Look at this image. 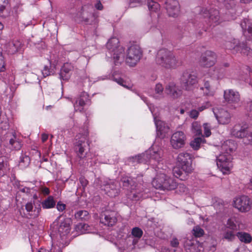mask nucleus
Returning a JSON list of instances; mask_svg holds the SVG:
<instances>
[{
  "label": "nucleus",
  "mask_w": 252,
  "mask_h": 252,
  "mask_svg": "<svg viewBox=\"0 0 252 252\" xmlns=\"http://www.w3.org/2000/svg\"><path fill=\"white\" fill-rule=\"evenodd\" d=\"M71 223L70 219L60 215L51 224L52 233L56 235L57 239V242L52 249L53 252H62V249L68 245Z\"/></svg>",
  "instance_id": "f257e3e1"
},
{
  "label": "nucleus",
  "mask_w": 252,
  "mask_h": 252,
  "mask_svg": "<svg viewBox=\"0 0 252 252\" xmlns=\"http://www.w3.org/2000/svg\"><path fill=\"white\" fill-rule=\"evenodd\" d=\"M191 155L187 152L180 153L177 158L176 166L173 169L174 176L181 180L192 171Z\"/></svg>",
  "instance_id": "f03ea898"
},
{
  "label": "nucleus",
  "mask_w": 252,
  "mask_h": 252,
  "mask_svg": "<svg viewBox=\"0 0 252 252\" xmlns=\"http://www.w3.org/2000/svg\"><path fill=\"white\" fill-rule=\"evenodd\" d=\"M156 62L158 64L167 68H174L181 63L173 53L166 49L159 50L157 55Z\"/></svg>",
  "instance_id": "7ed1b4c3"
},
{
  "label": "nucleus",
  "mask_w": 252,
  "mask_h": 252,
  "mask_svg": "<svg viewBox=\"0 0 252 252\" xmlns=\"http://www.w3.org/2000/svg\"><path fill=\"white\" fill-rule=\"evenodd\" d=\"M231 143L230 141H226L222 146V148L225 152L220 154L217 158V164L223 174H227L232 167V156L230 153L232 148L227 149V146Z\"/></svg>",
  "instance_id": "20e7f679"
},
{
  "label": "nucleus",
  "mask_w": 252,
  "mask_h": 252,
  "mask_svg": "<svg viewBox=\"0 0 252 252\" xmlns=\"http://www.w3.org/2000/svg\"><path fill=\"white\" fill-rule=\"evenodd\" d=\"M106 47L110 53H113L115 65H118L124 59V48L119 45V39L116 37L110 38L106 44Z\"/></svg>",
  "instance_id": "39448f33"
},
{
  "label": "nucleus",
  "mask_w": 252,
  "mask_h": 252,
  "mask_svg": "<svg viewBox=\"0 0 252 252\" xmlns=\"http://www.w3.org/2000/svg\"><path fill=\"white\" fill-rule=\"evenodd\" d=\"M142 56V51L139 46L134 44L129 47L126 52V63L129 66H135Z\"/></svg>",
  "instance_id": "423d86ee"
},
{
  "label": "nucleus",
  "mask_w": 252,
  "mask_h": 252,
  "mask_svg": "<svg viewBox=\"0 0 252 252\" xmlns=\"http://www.w3.org/2000/svg\"><path fill=\"white\" fill-rule=\"evenodd\" d=\"M199 14L207 19L210 26L218 25L221 22L220 12L217 9L212 8L207 9L206 8H200Z\"/></svg>",
  "instance_id": "0eeeda50"
},
{
  "label": "nucleus",
  "mask_w": 252,
  "mask_h": 252,
  "mask_svg": "<svg viewBox=\"0 0 252 252\" xmlns=\"http://www.w3.org/2000/svg\"><path fill=\"white\" fill-rule=\"evenodd\" d=\"M234 207L242 213L249 212L252 207L250 198L246 195L236 197L233 201Z\"/></svg>",
  "instance_id": "6e6552de"
},
{
  "label": "nucleus",
  "mask_w": 252,
  "mask_h": 252,
  "mask_svg": "<svg viewBox=\"0 0 252 252\" xmlns=\"http://www.w3.org/2000/svg\"><path fill=\"white\" fill-rule=\"evenodd\" d=\"M145 154L147 155V157H146L147 161L149 158L151 162H152V160L157 162V164L156 165V169H159L164 167L162 164L160 163L162 160V158L163 156V151L161 149L156 148L154 147L150 149Z\"/></svg>",
  "instance_id": "1a4fd4ad"
},
{
  "label": "nucleus",
  "mask_w": 252,
  "mask_h": 252,
  "mask_svg": "<svg viewBox=\"0 0 252 252\" xmlns=\"http://www.w3.org/2000/svg\"><path fill=\"white\" fill-rule=\"evenodd\" d=\"M217 60V56L215 52L207 50L201 54L199 63L204 67H210L216 63Z\"/></svg>",
  "instance_id": "9d476101"
},
{
  "label": "nucleus",
  "mask_w": 252,
  "mask_h": 252,
  "mask_svg": "<svg viewBox=\"0 0 252 252\" xmlns=\"http://www.w3.org/2000/svg\"><path fill=\"white\" fill-rule=\"evenodd\" d=\"M26 212L24 215L29 219H35L38 217L41 211L40 204L34 201L27 203L25 205Z\"/></svg>",
  "instance_id": "9b49d317"
},
{
  "label": "nucleus",
  "mask_w": 252,
  "mask_h": 252,
  "mask_svg": "<svg viewBox=\"0 0 252 252\" xmlns=\"http://www.w3.org/2000/svg\"><path fill=\"white\" fill-rule=\"evenodd\" d=\"M187 140L186 135L182 131H178L172 135L170 144L174 149H179L184 147Z\"/></svg>",
  "instance_id": "f8f14e48"
},
{
  "label": "nucleus",
  "mask_w": 252,
  "mask_h": 252,
  "mask_svg": "<svg viewBox=\"0 0 252 252\" xmlns=\"http://www.w3.org/2000/svg\"><path fill=\"white\" fill-rule=\"evenodd\" d=\"M164 167H165V168L162 167V168L159 169H155L157 173L152 183L153 187L157 189H160L161 188L163 184L165 182L168 177L167 175L168 171L166 169V166H164Z\"/></svg>",
  "instance_id": "ddd939ff"
},
{
  "label": "nucleus",
  "mask_w": 252,
  "mask_h": 252,
  "mask_svg": "<svg viewBox=\"0 0 252 252\" xmlns=\"http://www.w3.org/2000/svg\"><path fill=\"white\" fill-rule=\"evenodd\" d=\"M223 98L227 103L232 105H238L241 100L239 93L232 89L224 91Z\"/></svg>",
  "instance_id": "4468645a"
},
{
  "label": "nucleus",
  "mask_w": 252,
  "mask_h": 252,
  "mask_svg": "<svg viewBox=\"0 0 252 252\" xmlns=\"http://www.w3.org/2000/svg\"><path fill=\"white\" fill-rule=\"evenodd\" d=\"M182 84L187 90L192 89L198 82L197 77L194 74H191L188 71L184 72L182 78Z\"/></svg>",
  "instance_id": "2eb2a0df"
},
{
  "label": "nucleus",
  "mask_w": 252,
  "mask_h": 252,
  "mask_svg": "<svg viewBox=\"0 0 252 252\" xmlns=\"http://www.w3.org/2000/svg\"><path fill=\"white\" fill-rule=\"evenodd\" d=\"M165 7L170 17H176L180 11L179 3L176 0H166L165 2Z\"/></svg>",
  "instance_id": "dca6fc26"
},
{
  "label": "nucleus",
  "mask_w": 252,
  "mask_h": 252,
  "mask_svg": "<svg viewBox=\"0 0 252 252\" xmlns=\"http://www.w3.org/2000/svg\"><path fill=\"white\" fill-rule=\"evenodd\" d=\"M76 150L77 155L80 158H84L87 155L89 144L85 138H83L76 142Z\"/></svg>",
  "instance_id": "f3484780"
},
{
  "label": "nucleus",
  "mask_w": 252,
  "mask_h": 252,
  "mask_svg": "<svg viewBox=\"0 0 252 252\" xmlns=\"http://www.w3.org/2000/svg\"><path fill=\"white\" fill-rule=\"evenodd\" d=\"M174 83H170L165 88V93L173 99L180 97L182 91Z\"/></svg>",
  "instance_id": "a211bd4d"
},
{
  "label": "nucleus",
  "mask_w": 252,
  "mask_h": 252,
  "mask_svg": "<svg viewBox=\"0 0 252 252\" xmlns=\"http://www.w3.org/2000/svg\"><path fill=\"white\" fill-rule=\"evenodd\" d=\"M248 126L246 124L235 125L231 130V134L237 138H243L248 134Z\"/></svg>",
  "instance_id": "6ab92c4d"
},
{
  "label": "nucleus",
  "mask_w": 252,
  "mask_h": 252,
  "mask_svg": "<svg viewBox=\"0 0 252 252\" xmlns=\"http://www.w3.org/2000/svg\"><path fill=\"white\" fill-rule=\"evenodd\" d=\"M200 89L207 96H213L215 94V89L213 86L212 79L210 77L205 78L203 80V87Z\"/></svg>",
  "instance_id": "aec40b11"
},
{
  "label": "nucleus",
  "mask_w": 252,
  "mask_h": 252,
  "mask_svg": "<svg viewBox=\"0 0 252 252\" xmlns=\"http://www.w3.org/2000/svg\"><path fill=\"white\" fill-rule=\"evenodd\" d=\"M115 215L114 212H106L103 215H102L100 221L105 225L113 226L117 222Z\"/></svg>",
  "instance_id": "412c9836"
},
{
  "label": "nucleus",
  "mask_w": 252,
  "mask_h": 252,
  "mask_svg": "<svg viewBox=\"0 0 252 252\" xmlns=\"http://www.w3.org/2000/svg\"><path fill=\"white\" fill-rule=\"evenodd\" d=\"M73 70V66L70 63H65L62 66L60 73L61 80L67 81L70 78Z\"/></svg>",
  "instance_id": "4be33fe9"
},
{
  "label": "nucleus",
  "mask_w": 252,
  "mask_h": 252,
  "mask_svg": "<svg viewBox=\"0 0 252 252\" xmlns=\"http://www.w3.org/2000/svg\"><path fill=\"white\" fill-rule=\"evenodd\" d=\"M104 190L108 196L115 197L119 194V184L118 183L110 182L105 186Z\"/></svg>",
  "instance_id": "5701e85b"
},
{
  "label": "nucleus",
  "mask_w": 252,
  "mask_h": 252,
  "mask_svg": "<svg viewBox=\"0 0 252 252\" xmlns=\"http://www.w3.org/2000/svg\"><path fill=\"white\" fill-rule=\"evenodd\" d=\"M214 113L219 124L226 125L230 122L231 115L228 111H214Z\"/></svg>",
  "instance_id": "b1692460"
},
{
  "label": "nucleus",
  "mask_w": 252,
  "mask_h": 252,
  "mask_svg": "<svg viewBox=\"0 0 252 252\" xmlns=\"http://www.w3.org/2000/svg\"><path fill=\"white\" fill-rule=\"evenodd\" d=\"M158 112L156 113L152 112L157 129L158 131L160 132L161 134L167 133L169 128L164 122L162 121L159 119L158 114Z\"/></svg>",
  "instance_id": "393cba45"
},
{
  "label": "nucleus",
  "mask_w": 252,
  "mask_h": 252,
  "mask_svg": "<svg viewBox=\"0 0 252 252\" xmlns=\"http://www.w3.org/2000/svg\"><path fill=\"white\" fill-rule=\"evenodd\" d=\"M90 104L91 100L89 99V94L84 92L81 94L80 97L76 100L74 106H80L83 108L85 106L90 105Z\"/></svg>",
  "instance_id": "a878e982"
},
{
  "label": "nucleus",
  "mask_w": 252,
  "mask_h": 252,
  "mask_svg": "<svg viewBox=\"0 0 252 252\" xmlns=\"http://www.w3.org/2000/svg\"><path fill=\"white\" fill-rule=\"evenodd\" d=\"M21 43L19 40H13L9 42L6 47L9 54H14L17 53L21 47Z\"/></svg>",
  "instance_id": "bb28decb"
},
{
  "label": "nucleus",
  "mask_w": 252,
  "mask_h": 252,
  "mask_svg": "<svg viewBox=\"0 0 252 252\" xmlns=\"http://www.w3.org/2000/svg\"><path fill=\"white\" fill-rule=\"evenodd\" d=\"M146 157H147V155L143 153L135 157H130L128 160L129 163L135 165L138 163L147 162Z\"/></svg>",
  "instance_id": "cd10ccee"
},
{
  "label": "nucleus",
  "mask_w": 252,
  "mask_h": 252,
  "mask_svg": "<svg viewBox=\"0 0 252 252\" xmlns=\"http://www.w3.org/2000/svg\"><path fill=\"white\" fill-rule=\"evenodd\" d=\"M176 187L177 183L173 179L168 177L160 189L171 190L175 189Z\"/></svg>",
  "instance_id": "c85d7f7f"
},
{
  "label": "nucleus",
  "mask_w": 252,
  "mask_h": 252,
  "mask_svg": "<svg viewBox=\"0 0 252 252\" xmlns=\"http://www.w3.org/2000/svg\"><path fill=\"white\" fill-rule=\"evenodd\" d=\"M236 236L239 240L245 244H250L252 241V236L251 235L246 232H238Z\"/></svg>",
  "instance_id": "c756f323"
},
{
  "label": "nucleus",
  "mask_w": 252,
  "mask_h": 252,
  "mask_svg": "<svg viewBox=\"0 0 252 252\" xmlns=\"http://www.w3.org/2000/svg\"><path fill=\"white\" fill-rule=\"evenodd\" d=\"M86 6H82L81 11L77 14L80 21L88 22L90 18L92 16V13L86 10Z\"/></svg>",
  "instance_id": "7c9ffc66"
},
{
  "label": "nucleus",
  "mask_w": 252,
  "mask_h": 252,
  "mask_svg": "<svg viewBox=\"0 0 252 252\" xmlns=\"http://www.w3.org/2000/svg\"><path fill=\"white\" fill-rule=\"evenodd\" d=\"M55 66L52 65L50 61H49V64L45 65L43 69L41 70L42 74L44 77H46L55 72Z\"/></svg>",
  "instance_id": "2f4dec72"
},
{
  "label": "nucleus",
  "mask_w": 252,
  "mask_h": 252,
  "mask_svg": "<svg viewBox=\"0 0 252 252\" xmlns=\"http://www.w3.org/2000/svg\"><path fill=\"white\" fill-rule=\"evenodd\" d=\"M241 27L243 29L244 34L247 31L249 33L252 35V20L244 19L241 23Z\"/></svg>",
  "instance_id": "473e14b6"
},
{
  "label": "nucleus",
  "mask_w": 252,
  "mask_h": 252,
  "mask_svg": "<svg viewBox=\"0 0 252 252\" xmlns=\"http://www.w3.org/2000/svg\"><path fill=\"white\" fill-rule=\"evenodd\" d=\"M237 40H233V42L227 41L225 43V48L226 49L231 51L232 54H236L238 53V50H239V47L238 46Z\"/></svg>",
  "instance_id": "72a5a7b5"
},
{
  "label": "nucleus",
  "mask_w": 252,
  "mask_h": 252,
  "mask_svg": "<svg viewBox=\"0 0 252 252\" xmlns=\"http://www.w3.org/2000/svg\"><path fill=\"white\" fill-rule=\"evenodd\" d=\"M197 245L196 241L194 240H187L185 243V247L188 252H195Z\"/></svg>",
  "instance_id": "f704fd0d"
},
{
  "label": "nucleus",
  "mask_w": 252,
  "mask_h": 252,
  "mask_svg": "<svg viewBox=\"0 0 252 252\" xmlns=\"http://www.w3.org/2000/svg\"><path fill=\"white\" fill-rule=\"evenodd\" d=\"M219 2H222L224 3L225 7L229 10L230 9L232 11H228V14L229 13H235V10L233 9V8L235 7L236 5V1L235 0H218Z\"/></svg>",
  "instance_id": "c9c22d12"
},
{
  "label": "nucleus",
  "mask_w": 252,
  "mask_h": 252,
  "mask_svg": "<svg viewBox=\"0 0 252 252\" xmlns=\"http://www.w3.org/2000/svg\"><path fill=\"white\" fill-rule=\"evenodd\" d=\"M248 45L247 42H242L238 44V46L239 47V50H238V52H240L242 54L247 56L250 54L252 52V49Z\"/></svg>",
  "instance_id": "e433bc0d"
},
{
  "label": "nucleus",
  "mask_w": 252,
  "mask_h": 252,
  "mask_svg": "<svg viewBox=\"0 0 252 252\" xmlns=\"http://www.w3.org/2000/svg\"><path fill=\"white\" fill-rule=\"evenodd\" d=\"M196 108H197L198 110H205V109H212L214 110L213 104L210 101H206L201 103L198 105L197 107L195 106L194 108H191V110H196Z\"/></svg>",
  "instance_id": "4c0bfd02"
},
{
  "label": "nucleus",
  "mask_w": 252,
  "mask_h": 252,
  "mask_svg": "<svg viewBox=\"0 0 252 252\" xmlns=\"http://www.w3.org/2000/svg\"><path fill=\"white\" fill-rule=\"evenodd\" d=\"M89 227V226L87 224L79 223L75 226V229L78 234L80 235L83 233H88L89 232L88 229Z\"/></svg>",
  "instance_id": "58836bf2"
},
{
  "label": "nucleus",
  "mask_w": 252,
  "mask_h": 252,
  "mask_svg": "<svg viewBox=\"0 0 252 252\" xmlns=\"http://www.w3.org/2000/svg\"><path fill=\"white\" fill-rule=\"evenodd\" d=\"M121 181L123 183L124 187H128L130 186V189L132 190L134 189L135 187L134 184L135 183L131 178L128 177H123Z\"/></svg>",
  "instance_id": "ea45409f"
},
{
  "label": "nucleus",
  "mask_w": 252,
  "mask_h": 252,
  "mask_svg": "<svg viewBox=\"0 0 252 252\" xmlns=\"http://www.w3.org/2000/svg\"><path fill=\"white\" fill-rule=\"evenodd\" d=\"M56 204V202L51 196H49L42 203V205L43 208L49 209L53 208Z\"/></svg>",
  "instance_id": "a19ab883"
},
{
  "label": "nucleus",
  "mask_w": 252,
  "mask_h": 252,
  "mask_svg": "<svg viewBox=\"0 0 252 252\" xmlns=\"http://www.w3.org/2000/svg\"><path fill=\"white\" fill-rule=\"evenodd\" d=\"M30 163V157L28 156H24L22 155L20 157V159L19 161V166L22 168H24L29 166Z\"/></svg>",
  "instance_id": "79ce46f5"
},
{
  "label": "nucleus",
  "mask_w": 252,
  "mask_h": 252,
  "mask_svg": "<svg viewBox=\"0 0 252 252\" xmlns=\"http://www.w3.org/2000/svg\"><path fill=\"white\" fill-rule=\"evenodd\" d=\"M204 139L202 137H197L194 139L190 142V146L194 150H198L200 146L201 143L203 142Z\"/></svg>",
  "instance_id": "37998d69"
},
{
  "label": "nucleus",
  "mask_w": 252,
  "mask_h": 252,
  "mask_svg": "<svg viewBox=\"0 0 252 252\" xmlns=\"http://www.w3.org/2000/svg\"><path fill=\"white\" fill-rule=\"evenodd\" d=\"M9 144L11 145L12 148L16 150H19L21 148V144L20 141L16 140L15 135H12V138L9 139Z\"/></svg>",
  "instance_id": "c03bdc74"
},
{
  "label": "nucleus",
  "mask_w": 252,
  "mask_h": 252,
  "mask_svg": "<svg viewBox=\"0 0 252 252\" xmlns=\"http://www.w3.org/2000/svg\"><path fill=\"white\" fill-rule=\"evenodd\" d=\"M191 130L196 135H202L201 126L197 122H194L192 124Z\"/></svg>",
  "instance_id": "a18cd8bd"
},
{
  "label": "nucleus",
  "mask_w": 252,
  "mask_h": 252,
  "mask_svg": "<svg viewBox=\"0 0 252 252\" xmlns=\"http://www.w3.org/2000/svg\"><path fill=\"white\" fill-rule=\"evenodd\" d=\"M148 6L149 9L151 11L156 12L159 8V4L153 0H148Z\"/></svg>",
  "instance_id": "49530a36"
},
{
  "label": "nucleus",
  "mask_w": 252,
  "mask_h": 252,
  "mask_svg": "<svg viewBox=\"0 0 252 252\" xmlns=\"http://www.w3.org/2000/svg\"><path fill=\"white\" fill-rule=\"evenodd\" d=\"M7 164L4 162V158L0 157V176H2L7 172Z\"/></svg>",
  "instance_id": "de8ad7c7"
},
{
  "label": "nucleus",
  "mask_w": 252,
  "mask_h": 252,
  "mask_svg": "<svg viewBox=\"0 0 252 252\" xmlns=\"http://www.w3.org/2000/svg\"><path fill=\"white\" fill-rule=\"evenodd\" d=\"M192 232L195 237H200L202 236L204 233L203 229L198 225L193 227Z\"/></svg>",
  "instance_id": "09e8293b"
},
{
  "label": "nucleus",
  "mask_w": 252,
  "mask_h": 252,
  "mask_svg": "<svg viewBox=\"0 0 252 252\" xmlns=\"http://www.w3.org/2000/svg\"><path fill=\"white\" fill-rule=\"evenodd\" d=\"M89 213L88 211L85 210H80L76 212L75 214V217L77 219L83 220L88 218Z\"/></svg>",
  "instance_id": "8fccbe9b"
},
{
  "label": "nucleus",
  "mask_w": 252,
  "mask_h": 252,
  "mask_svg": "<svg viewBox=\"0 0 252 252\" xmlns=\"http://www.w3.org/2000/svg\"><path fill=\"white\" fill-rule=\"evenodd\" d=\"M131 234L133 237L139 239L143 235V231L140 228L135 227L132 228Z\"/></svg>",
  "instance_id": "3c124183"
},
{
  "label": "nucleus",
  "mask_w": 252,
  "mask_h": 252,
  "mask_svg": "<svg viewBox=\"0 0 252 252\" xmlns=\"http://www.w3.org/2000/svg\"><path fill=\"white\" fill-rule=\"evenodd\" d=\"M6 1L0 2V17H6L8 15V12L5 8Z\"/></svg>",
  "instance_id": "603ef678"
},
{
  "label": "nucleus",
  "mask_w": 252,
  "mask_h": 252,
  "mask_svg": "<svg viewBox=\"0 0 252 252\" xmlns=\"http://www.w3.org/2000/svg\"><path fill=\"white\" fill-rule=\"evenodd\" d=\"M224 238L229 241H233L235 238V235L233 231H227L224 234Z\"/></svg>",
  "instance_id": "864d4df0"
},
{
  "label": "nucleus",
  "mask_w": 252,
  "mask_h": 252,
  "mask_svg": "<svg viewBox=\"0 0 252 252\" xmlns=\"http://www.w3.org/2000/svg\"><path fill=\"white\" fill-rule=\"evenodd\" d=\"M5 70V63L2 53L0 52V72H3Z\"/></svg>",
  "instance_id": "5fc2aeb1"
},
{
  "label": "nucleus",
  "mask_w": 252,
  "mask_h": 252,
  "mask_svg": "<svg viewBox=\"0 0 252 252\" xmlns=\"http://www.w3.org/2000/svg\"><path fill=\"white\" fill-rule=\"evenodd\" d=\"M204 135L206 137H209L211 134L210 126L208 123L203 125Z\"/></svg>",
  "instance_id": "6e6d98bb"
},
{
  "label": "nucleus",
  "mask_w": 252,
  "mask_h": 252,
  "mask_svg": "<svg viewBox=\"0 0 252 252\" xmlns=\"http://www.w3.org/2000/svg\"><path fill=\"white\" fill-rule=\"evenodd\" d=\"M227 227L232 230H237V225L232 219L228 220Z\"/></svg>",
  "instance_id": "4d7b16f0"
},
{
  "label": "nucleus",
  "mask_w": 252,
  "mask_h": 252,
  "mask_svg": "<svg viewBox=\"0 0 252 252\" xmlns=\"http://www.w3.org/2000/svg\"><path fill=\"white\" fill-rule=\"evenodd\" d=\"M176 188L177 190L179 191L180 193L185 192L187 191V188L186 186L183 184H177Z\"/></svg>",
  "instance_id": "13d9d810"
},
{
  "label": "nucleus",
  "mask_w": 252,
  "mask_h": 252,
  "mask_svg": "<svg viewBox=\"0 0 252 252\" xmlns=\"http://www.w3.org/2000/svg\"><path fill=\"white\" fill-rule=\"evenodd\" d=\"M163 91V88L161 84H158L155 87V92L157 94L160 95L162 94Z\"/></svg>",
  "instance_id": "bf43d9fd"
},
{
  "label": "nucleus",
  "mask_w": 252,
  "mask_h": 252,
  "mask_svg": "<svg viewBox=\"0 0 252 252\" xmlns=\"http://www.w3.org/2000/svg\"><path fill=\"white\" fill-rule=\"evenodd\" d=\"M66 206L64 204L59 202L57 204V209L59 211H63L65 209Z\"/></svg>",
  "instance_id": "052dcab7"
},
{
  "label": "nucleus",
  "mask_w": 252,
  "mask_h": 252,
  "mask_svg": "<svg viewBox=\"0 0 252 252\" xmlns=\"http://www.w3.org/2000/svg\"><path fill=\"white\" fill-rule=\"evenodd\" d=\"M114 81L116 82L118 84L124 87H126L125 83H126L125 81L123 79L121 78H114Z\"/></svg>",
  "instance_id": "680f3d73"
},
{
  "label": "nucleus",
  "mask_w": 252,
  "mask_h": 252,
  "mask_svg": "<svg viewBox=\"0 0 252 252\" xmlns=\"http://www.w3.org/2000/svg\"><path fill=\"white\" fill-rule=\"evenodd\" d=\"M40 191L44 195H48L50 193V190L49 188L45 187H42L40 188Z\"/></svg>",
  "instance_id": "e2e57ef3"
},
{
  "label": "nucleus",
  "mask_w": 252,
  "mask_h": 252,
  "mask_svg": "<svg viewBox=\"0 0 252 252\" xmlns=\"http://www.w3.org/2000/svg\"><path fill=\"white\" fill-rule=\"evenodd\" d=\"M171 245L172 247L177 248L178 247L179 243L177 238H174L171 241Z\"/></svg>",
  "instance_id": "0e129e2a"
},
{
  "label": "nucleus",
  "mask_w": 252,
  "mask_h": 252,
  "mask_svg": "<svg viewBox=\"0 0 252 252\" xmlns=\"http://www.w3.org/2000/svg\"><path fill=\"white\" fill-rule=\"evenodd\" d=\"M217 72L219 73V74H216L215 76V77H216V78H217L218 79H220L221 78H222L223 77V70L222 69H216V70H215V72Z\"/></svg>",
  "instance_id": "69168bd1"
},
{
  "label": "nucleus",
  "mask_w": 252,
  "mask_h": 252,
  "mask_svg": "<svg viewBox=\"0 0 252 252\" xmlns=\"http://www.w3.org/2000/svg\"><path fill=\"white\" fill-rule=\"evenodd\" d=\"M199 115L198 111H189V116L194 119H196Z\"/></svg>",
  "instance_id": "338daca9"
},
{
  "label": "nucleus",
  "mask_w": 252,
  "mask_h": 252,
  "mask_svg": "<svg viewBox=\"0 0 252 252\" xmlns=\"http://www.w3.org/2000/svg\"><path fill=\"white\" fill-rule=\"evenodd\" d=\"M205 249L208 252H213L216 250V247L214 245H212L210 247L205 246Z\"/></svg>",
  "instance_id": "774afa93"
}]
</instances>
